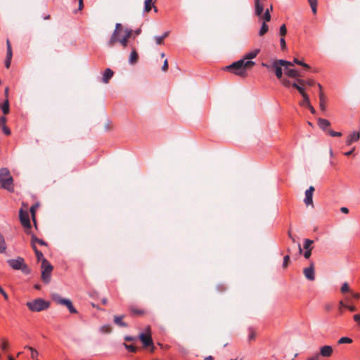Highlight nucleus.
Here are the masks:
<instances>
[{
  "label": "nucleus",
  "mask_w": 360,
  "mask_h": 360,
  "mask_svg": "<svg viewBox=\"0 0 360 360\" xmlns=\"http://www.w3.org/2000/svg\"><path fill=\"white\" fill-rule=\"evenodd\" d=\"M307 108L309 109L310 112L315 115L316 114V110L314 109V108L311 105L309 104V105L307 106Z\"/></svg>",
  "instance_id": "obj_62"
},
{
  "label": "nucleus",
  "mask_w": 360,
  "mask_h": 360,
  "mask_svg": "<svg viewBox=\"0 0 360 360\" xmlns=\"http://www.w3.org/2000/svg\"><path fill=\"white\" fill-rule=\"evenodd\" d=\"M291 85L292 87L295 88L300 92V94L304 92V87L298 84L297 83L294 82Z\"/></svg>",
  "instance_id": "obj_39"
},
{
  "label": "nucleus",
  "mask_w": 360,
  "mask_h": 360,
  "mask_svg": "<svg viewBox=\"0 0 360 360\" xmlns=\"http://www.w3.org/2000/svg\"><path fill=\"white\" fill-rule=\"evenodd\" d=\"M333 352V349L331 346L324 345L320 347V352L319 354H320V356L330 357L332 355Z\"/></svg>",
  "instance_id": "obj_13"
},
{
  "label": "nucleus",
  "mask_w": 360,
  "mask_h": 360,
  "mask_svg": "<svg viewBox=\"0 0 360 360\" xmlns=\"http://www.w3.org/2000/svg\"><path fill=\"white\" fill-rule=\"evenodd\" d=\"M122 318L123 317L122 316H114V323L120 327H127V323L122 321Z\"/></svg>",
  "instance_id": "obj_23"
},
{
  "label": "nucleus",
  "mask_w": 360,
  "mask_h": 360,
  "mask_svg": "<svg viewBox=\"0 0 360 360\" xmlns=\"http://www.w3.org/2000/svg\"><path fill=\"white\" fill-rule=\"evenodd\" d=\"M35 255H36V257L37 258V260L38 261H41V264L43 263V259H45L44 257V255L42 254V252L38 250H35Z\"/></svg>",
  "instance_id": "obj_40"
},
{
  "label": "nucleus",
  "mask_w": 360,
  "mask_h": 360,
  "mask_svg": "<svg viewBox=\"0 0 360 360\" xmlns=\"http://www.w3.org/2000/svg\"><path fill=\"white\" fill-rule=\"evenodd\" d=\"M1 108L4 115H7L9 112V101L8 99L1 105Z\"/></svg>",
  "instance_id": "obj_27"
},
{
  "label": "nucleus",
  "mask_w": 360,
  "mask_h": 360,
  "mask_svg": "<svg viewBox=\"0 0 360 360\" xmlns=\"http://www.w3.org/2000/svg\"><path fill=\"white\" fill-rule=\"evenodd\" d=\"M41 279L45 283H49L51 281V274L53 271V266L46 259H43V263L41 265Z\"/></svg>",
  "instance_id": "obj_6"
},
{
  "label": "nucleus",
  "mask_w": 360,
  "mask_h": 360,
  "mask_svg": "<svg viewBox=\"0 0 360 360\" xmlns=\"http://www.w3.org/2000/svg\"><path fill=\"white\" fill-rule=\"evenodd\" d=\"M1 128H2V131L3 132L7 135V136H9L11 134V130L10 129L6 126V125H4V126H1Z\"/></svg>",
  "instance_id": "obj_50"
},
{
  "label": "nucleus",
  "mask_w": 360,
  "mask_h": 360,
  "mask_svg": "<svg viewBox=\"0 0 360 360\" xmlns=\"http://www.w3.org/2000/svg\"><path fill=\"white\" fill-rule=\"evenodd\" d=\"M0 293L4 296L5 300L8 299V296L7 293L4 290V289L0 286Z\"/></svg>",
  "instance_id": "obj_58"
},
{
  "label": "nucleus",
  "mask_w": 360,
  "mask_h": 360,
  "mask_svg": "<svg viewBox=\"0 0 360 360\" xmlns=\"http://www.w3.org/2000/svg\"><path fill=\"white\" fill-rule=\"evenodd\" d=\"M340 211L342 213L347 214L349 212V209L347 207H342L340 208Z\"/></svg>",
  "instance_id": "obj_63"
},
{
  "label": "nucleus",
  "mask_w": 360,
  "mask_h": 360,
  "mask_svg": "<svg viewBox=\"0 0 360 360\" xmlns=\"http://www.w3.org/2000/svg\"><path fill=\"white\" fill-rule=\"evenodd\" d=\"M360 138V134L359 132L354 131L349 134L346 140V145L350 146L354 142L357 141Z\"/></svg>",
  "instance_id": "obj_14"
},
{
  "label": "nucleus",
  "mask_w": 360,
  "mask_h": 360,
  "mask_svg": "<svg viewBox=\"0 0 360 360\" xmlns=\"http://www.w3.org/2000/svg\"><path fill=\"white\" fill-rule=\"evenodd\" d=\"M259 52V49H255L252 51L247 53L243 59H244L245 61H246L245 60H251V59L255 58L257 56Z\"/></svg>",
  "instance_id": "obj_19"
},
{
  "label": "nucleus",
  "mask_w": 360,
  "mask_h": 360,
  "mask_svg": "<svg viewBox=\"0 0 360 360\" xmlns=\"http://www.w3.org/2000/svg\"><path fill=\"white\" fill-rule=\"evenodd\" d=\"M51 298L58 304L65 306L70 313L76 314L77 312L70 300L63 298L59 294L56 292L51 294Z\"/></svg>",
  "instance_id": "obj_5"
},
{
  "label": "nucleus",
  "mask_w": 360,
  "mask_h": 360,
  "mask_svg": "<svg viewBox=\"0 0 360 360\" xmlns=\"http://www.w3.org/2000/svg\"><path fill=\"white\" fill-rule=\"evenodd\" d=\"M148 330L150 331V328H148ZM139 338L143 343V345L144 347H148L149 346H152V351H153L154 347H153V339L151 338L150 332L148 333H141L139 335Z\"/></svg>",
  "instance_id": "obj_8"
},
{
  "label": "nucleus",
  "mask_w": 360,
  "mask_h": 360,
  "mask_svg": "<svg viewBox=\"0 0 360 360\" xmlns=\"http://www.w3.org/2000/svg\"><path fill=\"white\" fill-rule=\"evenodd\" d=\"M167 69H168V63H167V60H165L164 62V64L162 67V70L163 71H166Z\"/></svg>",
  "instance_id": "obj_61"
},
{
  "label": "nucleus",
  "mask_w": 360,
  "mask_h": 360,
  "mask_svg": "<svg viewBox=\"0 0 360 360\" xmlns=\"http://www.w3.org/2000/svg\"><path fill=\"white\" fill-rule=\"evenodd\" d=\"M122 29V25L120 23H117L115 25V28L114 30V42L117 40L116 36H120V32Z\"/></svg>",
  "instance_id": "obj_29"
},
{
  "label": "nucleus",
  "mask_w": 360,
  "mask_h": 360,
  "mask_svg": "<svg viewBox=\"0 0 360 360\" xmlns=\"http://www.w3.org/2000/svg\"><path fill=\"white\" fill-rule=\"evenodd\" d=\"M155 40V42L158 45H160L163 43V37H162L161 36H155L154 37Z\"/></svg>",
  "instance_id": "obj_51"
},
{
  "label": "nucleus",
  "mask_w": 360,
  "mask_h": 360,
  "mask_svg": "<svg viewBox=\"0 0 360 360\" xmlns=\"http://www.w3.org/2000/svg\"><path fill=\"white\" fill-rule=\"evenodd\" d=\"M280 44L282 50H284L286 48L285 40L283 37L281 38Z\"/></svg>",
  "instance_id": "obj_54"
},
{
  "label": "nucleus",
  "mask_w": 360,
  "mask_h": 360,
  "mask_svg": "<svg viewBox=\"0 0 360 360\" xmlns=\"http://www.w3.org/2000/svg\"><path fill=\"white\" fill-rule=\"evenodd\" d=\"M353 319L354 321L358 323V325H360V314H354Z\"/></svg>",
  "instance_id": "obj_55"
},
{
  "label": "nucleus",
  "mask_w": 360,
  "mask_h": 360,
  "mask_svg": "<svg viewBox=\"0 0 360 360\" xmlns=\"http://www.w3.org/2000/svg\"><path fill=\"white\" fill-rule=\"evenodd\" d=\"M320 359V354L319 352H316L311 356H308L306 360H319Z\"/></svg>",
  "instance_id": "obj_46"
},
{
  "label": "nucleus",
  "mask_w": 360,
  "mask_h": 360,
  "mask_svg": "<svg viewBox=\"0 0 360 360\" xmlns=\"http://www.w3.org/2000/svg\"><path fill=\"white\" fill-rule=\"evenodd\" d=\"M289 259H290V257L289 255H285L283 258V268H285L288 266V262H289Z\"/></svg>",
  "instance_id": "obj_52"
},
{
  "label": "nucleus",
  "mask_w": 360,
  "mask_h": 360,
  "mask_svg": "<svg viewBox=\"0 0 360 360\" xmlns=\"http://www.w3.org/2000/svg\"><path fill=\"white\" fill-rule=\"evenodd\" d=\"M112 77V71L108 68L103 76L102 80L104 83H108L110 78Z\"/></svg>",
  "instance_id": "obj_22"
},
{
  "label": "nucleus",
  "mask_w": 360,
  "mask_h": 360,
  "mask_svg": "<svg viewBox=\"0 0 360 360\" xmlns=\"http://www.w3.org/2000/svg\"><path fill=\"white\" fill-rule=\"evenodd\" d=\"M7 262L15 270H21L25 274H29L31 272L22 257H18L17 259H8Z\"/></svg>",
  "instance_id": "obj_4"
},
{
  "label": "nucleus",
  "mask_w": 360,
  "mask_h": 360,
  "mask_svg": "<svg viewBox=\"0 0 360 360\" xmlns=\"http://www.w3.org/2000/svg\"><path fill=\"white\" fill-rule=\"evenodd\" d=\"M301 95L303 97V101L300 103V105L303 107H307L309 105V104L311 103L309 101V96L305 92H303L302 94H301Z\"/></svg>",
  "instance_id": "obj_25"
},
{
  "label": "nucleus",
  "mask_w": 360,
  "mask_h": 360,
  "mask_svg": "<svg viewBox=\"0 0 360 360\" xmlns=\"http://www.w3.org/2000/svg\"><path fill=\"white\" fill-rule=\"evenodd\" d=\"M25 348H27L29 350H30V352H31V357L33 359H37L36 358L38 356V352L35 349H34L33 347H30V346H26Z\"/></svg>",
  "instance_id": "obj_35"
},
{
  "label": "nucleus",
  "mask_w": 360,
  "mask_h": 360,
  "mask_svg": "<svg viewBox=\"0 0 360 360\" xmlns=\"http://www.w3.org/2000/svg\"><path fill=\"white\" fill-rule=\"evenodd\" d=\"M255 64V63L252 60L245 61L244 59H240L226 66L225 69L236 75L245 77L247 70L251 68Z\"/></svg>",
  "instance_id": "obj_1"
},
{
  "label": "nucleus",
  "mask_w": 360,
  "mask_h": 360,
  "mask_svg": "<svg viewBox=\"0 0 360 360\" xmlns=\"http://www.w3.org/2000/svg\"><path fill=\"white\" fill-rule=\"evenodd\" d=\"M13 53L12 48L7 49L6 58H12Z\"/></svg>",
  "instance_id": "obj_57"
},
{
  "label": "nucleus",
  "mask_w": 360,
  "mask_h": 360,
  "mask_svg": "<svg viewBox=\"0 0 360 360\" xmlns=\"http://www.w3.org/2000/svg\"><path fill=\"white\" fill-rule=\"evenodd\" d=\"M319 88V90H320V92H319V105H320V108L322 111H325L326 110V104H325V96L323 94V93L322 92L321 89H322V86L320 84H317Z\"/></svg>",
  "instance_id": "obj_16"
},
{
  "label": "nucleus",
  "mask_w": 360,
  "mask_h": 360,
  "mask_svg": "<svg viewBox=\"0 0 360 360\" xmlns=\"http://www.w3.org/2000/svg\"><path fill=\"white\" fill-rule=\"evenodd\" d=\"M293 63H295V64L300 65H301V66H302V67H304V68H305L307 69H310V66L308 64H307V63L300 60L297 58H295L294 60H293Z\"/></svg>",
  "instance_id": "obj_38"
},
{
  "label": "nucleus",
  "mask_w": 360,
  "mask_h": 360,
  "mask_svg": "<svg viewBox=\"0 0 360 360\" xmlns=\"http://www.w3.org/2000/svg\"><path fill=\"white\" fill-rule=\"evenodd\" d=\"M124 34L121 39L119 38L120 36H116L117 40L115 41H119L122 46L126 47L128 44V39L130 38L132 34V30L129 29H126L124 30Z\"/></svg>",
  "instance_id": "obj_9"
},
{
  "label": "nucleus",
  "mask_w": 360,
  "mask_h": 360,
  "mask_svg": "<svg viewBox=\"0 0 360 360\" xmlns=\"http://www.w3.org/2000/svg\"><path fill=\"white\" fill-rule=\"evenodd\" d=\"M11 59L12 58H6V60H5V66L7 69H8L11 66Z\"/></svg>",
  "instance_id": "obj_56"
},
{
  "label": "nucleus",
  "mask_w": 360,
  "mask_h": 360,
  "mask_svg": "<svg viewBox=\"0 0 360 360\" xmlns=\"http://www.w3.org/2000/svg\"><path fill=\"white\" fill-rule=\"evenodd\" d=\"M126 349L130 352H136L137 349L133 345H126L124 344Z\"/></svg>",
  "instance_id": "obj_44"
},
{
  "label": "nucleus",
  "mask_w": 360,
  "mask_h": 360,
  "mask_svg": "<svg viewBox=\"0 0 360 360\" xmlns=\"http://www.w3.org/2000/svg\"><path fill=\"white\" fill-rule=\"evenodd\" d=\"M249 331H250V333H249V335H248V340L250 341L254 340L255 338V336H256V333L253 330V329L252 328H249Z\"/></svg>",
  "instance_id": "obj_45"
},
{
  "label": "nucleus",
  "mask_w": 360,
  "mask_h": 360,
  "mask_svg": "<svg viewBox=\"0 0 360 360\" xmlns=\"http://www.w3.org/2000/svg\"><path fill=\"white\" fill-rule=\"evenodd\" d=\"M353 342L352 339L349 337H342L338 341L339 345L341 344H350Z\"/></svg>",
  "instance_id": "obj_32"
},
{
  "label": "nucleus",
  "mask_w": 360,
  "mask_h": 360,
  "mask_svg": "<svg viewBox=\"0 0 360 360\" xmlns=\"http://www.w3.org/2000/svg\"><path fill=\"white\" fill-rule=\"evenodd\" d=\"M314 190V187L311 186L305 191V198L304 199V202L307 206L313 205V193Z\"/></svg>",
  "instance_id": "obj_10"
},
{
  "label": "nucleus",
  "mask_w": 360,
  "mask_h": 360,
  "mask_svg": "<svg viewBox=\"0 0 360 360\" xmlns=\"http://www.w3.org/2000/svg\"><path fill=\"white\" fill-rule=\"evenodd\" d=\"M19 218L22 226L25 228V232L30 233L31 224L27 211L21 208L19 211Z\"/></svg>",
  "instance_id": "obj_7"
},
{
  "label": "nucleus",
  "mask_w": 360,
  "mask_h": 360,
  "mask_svg": "<svg viewBox=\"0 0 360 360\" xmlns=\"http://www.w3.org/2000/svg\"><path fill=\"white\" fill-rule=\"evenodd\" d=\"M349 291V287L347 282H345L341 287V292L345 293Z\"/></svg>",
  "instance_id": "obj_42"
},
{
  "label": "nucleus",
  "mask_w": 360,
  "mask_h": 360,
  "mask_svg": "<svg viewBox=\"0 0 360 360\" xmlns=\"http://www.w3.org/2000/svg\"><path fill=\"white\" fill-rule=\"evenodd\" d=\"M268 30H269V26L266 25V23L265 22H263V23L260 27V30L259 31V35L263 36L268 32Z\"/></svg>",
  "instance_id": "obj_28"
},
{
  "label": "nucleus",
  "mask_w": 360,
  "mask_h": 360,
  "mask_svg": "<svg viewBox=\"0 0 360 360\" xmlns=\"http://www.w3.org/2000/svg\"><path fill=\"white\" fill-rule=\"evenodd\" d=\"M271 70H274L275 75L278 79H282L283 77V69L282 65L278 64V60H275L271 63Z\"/></svg>",
  "instance_id": "obj_12"
},
{
  "label": "nucleus",
  "mask_w": 360,
  "mask_h": 360,
  "mask_svg": "<svg viewBox=\"0 0 360 360\" xmlns=\"http://www.w3.org/2000/svg\"><path fill=\"white\" fill-rule=\"evenodd\" d=\"M285 75L291 78H297L298 77H300L298 71L295 69H287L285 70Z\"/></svg>",
  "instance_id": "obj_21"
},
{
  "label": "nucleus",
  "mask_w": 360,
  "mask_h": 360,
  "mask_svg": "<svg viewBox=\"0 0 360 360\" xmlns=\"http://www.w3.org/2000/svg\"><path fill=\"white\" fill-rule=\"evenodd\" d=\"M0 182L4 189L10 192L13 191V179L7 168L0 169Z\"/></svg>",
  "instance_id": "obj_2"
},
{
  "label": "nucleus",
  "mask_w": 360,
  "mask_h": 360,
  "mask_svg": "<svg viewBox=\"0 0 360 360\" xmlns=\"http://www.w3.org/2000/svg\"><path fill=\"white\" fill-rule=\"evenodd\" d=\"M318 124L321 129L326 131V129L330 125V123L328 120L319 118L318 120Z\"/></svg>",
  "instance_id": "obj_18"
},
{
  "label": "nucleus",
  "mask_w": 360,
  "mask_h": 360,
  "mask_svg": "<svg viewBox=\"0 0 360 360\" xmlns=\"http://www.w3.org/2000/svg\"><path fill=\"white\" fill-rule=\"evenodd\" d=\"M38 243L41 245H47V243L45 241H44L41 239H39V238H37L34 236H32V243Z\"/></svg>",
  "instance_id": "obj_36"
},
{
  "label": "nucleus",
  "mask_w": 360,
  "mask_h": 360,
  "mask_svg": "<svg viewBox=\"0 0 360 360\" xmlns=\"http://www.w3.org/2000/svg\"><path fill=\"white\" fill-rule=\"evenodd\" d=\"M328 133L331 136H342L341 132H337V131H333V129H329Z\"/></svg>",
  "instance_id": "obj_47"
},
{
  "label": "nucleus",
  "mask_w": 360,
  "mask_h": 360,
  "mask_svg": "<svg viewBox=\"0 0 360 360\" xmlns=\"http://www.w3.org/2000/svg\"><path fill=\"white\" fill-rule=\"evenodd\" d=\"M347 308V304L345 303L342 300H340L338 303V310L339 312V314L341 315L343 314L344 310Z\"/></svg>",
  "instance_id": "obj_30"
},
{
  "label": "nucleus",
  "mask_w": 360,
  "mask_h": 360,
  "mask_svg": "<svg viewBox=\"0 0 360 360\" xmlns=\"http://www.w3.org/2000/svg\"><path fill=\"white\" fill-rule=\"evenodd\" d=\"M279 33L281 36L284 37L287 33V28L285 24L280 27Z\"/></svg>",
  "instance_id": "obj_43"
},
{
  "label": "nucleus",
  "mask_w": 360,
  "mask_h": 360,
  "mask_svg": "<svg viewBox=\"0 0 360 360\" xmlns=\"http://www.w3.org/2000/svg\"><path fill=\"white\" fill-rule=\"evenodd\" d=\"M309 4L311 8L313 13H316L317 11V0H308Z\"/></svg>",
  "instance_id": "obj_33"
},
{
  "label": "nucleus",
  "mask_w": 360,
  "mask_h": 360,
  "mask_svg": "<svg viewBox=\"0 0 360 360\" xmlns=\"http://www.w3.org/2000/svg\"><path fill=\"white\" fill-rule=\"evenodd\" d=\"M347 309L349 310L350 311H355L356 310V308L354 305H349L347 304Z\"/></svg>",
  "instance_id": "obj_59"
},
{
  "label": "nucleus",
  "mask_w": 360,
  "mask_h": 360,
  "mask_svg": "<svg viewBox=\"0 0 360 360\" xmlns=\"http://www.w3.org/2000/svg\"><path fill=\"white\" fill-rule=\"evenodd\" d=\"M311 255V250H307L303 252L305 259H309Z\"/></svg>",
  "instance_id": "obj_53"
},
{
  "label": "nucleus",
  "mask_w": 360,
  "mask_h": 360,
  "mask_svg": "<svg viewBox=\"0 0 360 360\" xmlns=\"http://www.w3.org/2000/svg\"><path fill=\"white\" fill-rule=\"evenodd\" d=\"M332 308H333V306H332V304H326L325 305V309H326V311H330V310L332 309Z\"/></svg>",
  "instance_id": "obj_64"
},
{
  "label": "nucleus",
  "mask_w": 360,
  "mask_h": 360,
  "mask_svg": "<svg viewBox=\"0 0 360 360\" xmlns=\"http://www.w3.org/2000/svg\"><path fill=\"white\" fill-rule=\"evenodd\" d=\"M153 7L154 8V11L158 12L157 8L155 6H153L152 1H150V0H145L143 13H148L151 11Z\"/></svg>",
  "instance_id": "obj_17"
},
{
  "label": "nucleus",
  "mask_w": 360,
  "mask_h": 360,
  "mask_svg": "<svg viewBox=\"0 0 360 360\" xmlns=\"http://www.w3.org/2000/svg\"><path fill=\"white\" fill-rule=\"evenodd\" d=\"M6 250L5 238L2 233H0V252L4 253Z\"/></svg>",
  "instance_id": "obj_24"
},
{
  "label": "nucleus",
  "mask_w": 360,
  "mask_h": 360,
  "mask_svg": "<svg viewBox=\"0 0 360 360\" xmlns=\"http://www.w3.org/2000/svg\"><path fill=\"white\" fill-rule=\"evenodd\" d=\"M8 346V343L7 340L2 339V344H1V345H0V347L1 348V349L6 350L7 349Z\"/></svg>",
  "instance_id": "obj_49"
},
{
  "label": "nucleus",
  "mask_w": 360,
  "mask_h": 360,
  "mask_svg": "<svg viewBox=\"0 0 360 360\" xmlns=\"http://www.w3.org/2000/svg\"><path fill=\"white\" fill-rule=\"evenodd\" d=\"M37 207H38V205L37 204L33 205L30 207V212H31V214H32V218L34 221H35V211L37 209Z\"/></svg>",
  "instance_id": "obj_41"
},
{
  "label": "nucleus",
  "mask_w": 360,
  "mask_h": 360,
  "mask_svg": "<svg viewBox=\"0 0 360 360\" xmlns=\"http://www.w3.org/2000/svg\"><path fill=\"white\" fill-rule=\"evenodd\" d=\"M26 306L32 311L39 312L47 309L49 307L50 304L49 302L41 298H38L32 301L27 302L26 303Z\"/></svg>",
  "instance_id": "obj_3"
},
{
  "label": "nucleus",
  "mask_w": 360,
  "mask_h": 360,
  "mask_svg": "<svg viewBox=\"0 0 360 360\" xmlns=\"http://www.w3.org/2000/svg\"><path fill=\"white\" fill-rule=\"evenodd\" d=\"M264 11V6L260 0H255V13L257 16H262Z\"/></svg>",
  "instance_id": "obj_15"
},
{
  "label": "nucleus",
  "mask_w": 360,
  "mask_h": 360,
  "mask_svg": "<svg viewBox=\"0 0 360 360\" xmlns=\"http://www.w3.org/2000/svg\"><path fill=\"white\" fill-rule=\"evenodd\" d=\"M281 79V83L284 86L289 87L291 85V82L289 79H283V77Z\"/></svg>",
  "instance_id": "obj_48"
},
{
  "label": "nucleus",
  "mask_w": 360,
  "mask_h": 360,
  "mask_svg": "<svg viewBox=\"0 0 360 360\" xmlns=\"http://www.w3.org/2000/svg\"><path fill=\"white\" fill-rule=\"evenodd\" d=\"M278 64L281 65L282 67H284L285 70L287 69H289L288 68L289 66H292L293 65L292 62H290V61H288V60H283V59H278Z\"/></svg>",
  "instance_id": "obj_26"
},
{
  "label": "nucleus",
  "mask_w": 360,
  "mask_h": 360,
  "mask_svg": "<svg viewBox=\"0 0 360 360\" xmlns=\"http://www.w3.org/2000/svg\"><path fill=\"white\" fill-rule=\"evenodd\" d=\"M6 121H7V119L6 117L3 116L0 118V124L1 126H4L6 125Z\"/></svg>",
  "instance_id": "obj_60"
},
{
  "label": "nucleus",
  "mask_w": 360,
  "mask_h": 360,
  "mask_svg": "<svg viewBox=\"0 0 360 360\" xmlns=\"http://www.w3.org/2000/svg\"><path fill=\"white\" fill-rule=\"evenodd\" d=\"M262 19L264 20V22H266L270 21L271 20V14L270 12L268 11V8L265 11L264 13L262 15Z\"/></svg>",
  "instance_id": "obj_37"
},
{
  "label": "nucleus",
  "mask_w": 360,
  "mask_h": 360,
  "mask_svg": "<svg viewBox=\"0 0 360 360\" xmlns=\"http://www.w3.org/2000/svg\"><path fill=\"white\" fill-rule=\"evenodd\" d=\"M303 273L307 279H308L309 281H314L315 273L314 263L311 262L309 267L304 268L303 270Z\"/></svg>",
  "instance_id": "obj_11"
},
{
  "label": "nucleus",
  "mask_w": 360,
  "mask_h": 360,
  "mask_svg": "<svg viewBox=\"0 0 360 360\" xmlns=\"http://www.w3.org/2000/svg\"><path fill=\"white\" fill-rule=\"evenodd\" d=\"M138 53L135 50H132V51L130 53L129 58V63L130 65H134L137 63L138 60Z\"/></svg>",
  "instance_id": "obj_20"
},
{
  "label": "nucleus",
  "mask_w": 360,
  "mask_h": 360,
  "mask_svg": "<svg viewBox=\"0 0 360 360\" xmlns=\"http://www.w3.org/2000/svg\"><path fill=\"white\" fill-rule=\"evenodd\" d=\"M100 331L103 334H109L111 332V326L109 324L104 325L100 328Z\"/></svg>",
  "instance_id": "obj_31"
},
{
  "label": "nucleus",
  "mask_w": 360,
  "mask_h": 360,
  "mask_svg": "<svg viewBox=\"0 0 360 360\" xmlns=\"http://www.w3.org/2000/svg\"><path fill=\"white\" fill-rule=\"evenodd\" d=\"M313 243H314V241L312 240L305 239L304 241V245H303L304 249H305V250H311L312 248H311V245Z\"/></svg>",
  "instance_id": "obj_34"
}]
</instances>
